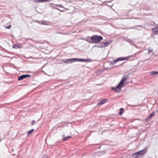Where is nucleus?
I'll use <instances>...</instances> for the list:
<instances>
[{"label": "nucleus", "instance_id": "nucleus-1", "mask_svg": "<svg viewBox=\"0 0 158 158\" xmlns=\"http://www.w3.org/2000/svg\"><path fill=\"white\" fill-rule=\"evenodd\" d=\"M90 39L93 41V43H98L99 41L102 40L103 38L101 36L95 35L91 36Z\"/></svg>", "mask_w": 158, "mask_h": 158}, {"label": "nucleus", "instance_id": "nucleus-2", "mask_svg": "<svg viewBox=\"0 0 158 158\" xmlns=\"http://www.w3.org/2000/svg\"><path fill=\"white\" fill-rule=\"evenodd\" d=\"M130 58V57H119L117 58L116 60H114L110 62V64L111 65H113L115 64L117 62L119 61L123 60H126L128 59L129 58Z\"/></svg>", "mask_w": 158, "mask_h": 158}, {"label": "nucleus", "instance_id": "nucleus-3", "mask_svg": "<svg viewBox=\"0 0 158 158\" xmlns=\"http://www.w3.org/2000/svg\"><path fill=\"white\" fill-rule=\"evenodd\" d=\"M123 85L120 83L115 87H112L111 88V89L113 90L117 93L119 92L121 90V88L122 87Z\"/></svg>", "mask_w": 158, "mask_h": 158}, {"label": "nucleus", "instance_id": "nucleus-4", "mask_svg": "<svg viewBox=\"0 0 158 158\" xmlns=\"http://www.w3.org/2000/svg\"><path fill=\"white\" fill-rule=\"evenodd\" d=\"M147 147H145L143 150L134 153L133 155V156H136V155H140L141 154H142V155H143L147 152Z\"/></svg>", "mask_w": 158, "mask_h": 158}, {"label": "nucleus", "instance_id": "nucleus-5", "mask_svg": "<svg viewBox=\"0 0 158 158\" xmlns=\"http://www.w3.org/2000/svg\"><path fill=\"white\" fill-rule=\"evenodd\" d=\"M74 62L76 61H78L82 62H85L87 61H90V59H78L77 58H74Z\"/></svg>", "mask_w": 158, "mask_h": 158}, {"label": "nucleus", "instance_id": "nucleus-6", "mask_svg": "<svg viewBox=\"0 0 158 158\" xmlns=\"http://www.w3.org/2000/svg\"><path fill=\"white\" fill-rule=\"evenodd\" d=\"M63 61L66 64L69 63H72L74 62V58L68 59H64L63 60Z\"/></svg>", "mask_w": 158, "mask_h": 158}, {"label": "nucleus", "instance_id": "nucleus-7", "mask_svg": "<svg viewBox=\"0 0 158 158\" xmlns=\"http://www.w3.org/2000/svg\"><path fill=\"white\" fill-rule=\"evenodd\" d=\"M30 76L31 75H23L18 77V81H21L23 79L30 77Z\"/></svg>", "mask_w": 158, "mask_h": 158}, {"label": "nucleus", "instance_id": "nucleus-8", "mask_svg": "<svg viewBox=\"0 0 158 158\" xmlns=\"http://www.w3.org/2000/svg\"><path fill=\"white\" fill-rule=\"evenodd\" d=\"M127 76H123V78L121 81H120L119 83L120 84H121L122 85H124L125 82L127 80Z\"/></svg>", "mask_w": 158, "mask_h": 158}, {"label": "nucleus", "instance_id": "nucleus-9", "mask_svg": "<svg viewBox=\"0 0 158 158\" xmlns=\"http://www.w3.org/2000/svg\"><path fill=\"white\" fill-rule=\"evenodd\" d=\"M152 30L153 33L155 35H156L158 34V27L152 28Z\"/></svg>", "mask_w": 158, "mask_h": 158}, {"label": "nucleus", "instance_id": "nucleus-10", "mask_svg": "<svg viewBox=\"0 0 158 158\" xmlns=\"http://www.w3.org/2000/svg\"><path fill=\"white\" fill-rule=\"evenodd\" d=\"M107 100L106 99H104L101 101L99 103H98V105L100 106L101 105L104 104L105 102H106Z\"/></svg>", "mask_w": 158, "mask_h": 158}, {"label": "nucleus", "instance_id": "nucleus-11", "mask_svg": "<svg viewBox=\"0 0 158 158\" xmlns=\"http://www.w3.org/2000/svg\"><path fill=\"white\" fill-rule=\"evenodd\" d=\"M51 0H35V2H49Z\"/></svg>", "mask_w": 158, "mask_h": 158}, {"label": "nucleus", "instance_id": "nucleus-12", "mask_svg": "<svg viewBox=\"0 0 158 158\" xmlns=\"http://www.w3.org/2000/svg\"><path fill=\"white\" fill-rule=\"evenodd\" d=\"M124 40L129 43L131 44H133V41L131 39H124Z\"/></svg>", "mask_w": 158, "mask_h": 158}, {"label": "nucleus", "instance_id": "nucleus-13", "mask_svg": "<svg viewBox=\"0 0 158 158\" xmlns=\"http://www.w3.org/2000/svg\"><path fill=\"white\" fill-rule=\"evenodd\" d=\"M157 74H158V72L153 71L150 72V74L151 75H153L154 76H155Z\"/></svg>", "mask_w": 158, "mask_h": 158}, {"label": "nucleus", "instance_id": "nucleus-14", "mask_svg": "<svg viewBox=\"0 0 158 158\" xmlns=\"http://www.w3.org/2000/svg\"><path fill=\"white\" fill-rule=\"evenodd\" d=\"M89 39H90V37H88L86 38V39L85 40L89 43H93V41H92L90 40H89Z\"/></svg>", "mask_w": 158, "mask_h": 158}, {"label": "nucleus", "instance_id": "nucleus-15", "mask_svg": "<svg viewBox=\"0 0 158 158\" xmlns=\"http://www.w3.org/2000/svg\"><path fill=\"white\" fill-rule=\"evenodd\" d=\"M13 47L14 48H20L19 46L17 44H13Z\"/></svg>", "mask_w": 158, "mask_h": 158}, {"label": "nucleus", "instance_id": "nucleus-16", "mask_svg": "<svg viewBox=\"0 0 158 158\" xmlns=\"http://www.w3.org/2000/svg\"><path fill=\"white\" fill-rule=\"evenodd\" d=\"M110 43V42H109L108 41L105 42L104 43L105 45L104 46V47H105L106 46H107L109 45Z\"/></svg>", "mask_w": 158, "mask_h": 158}, {"label": "nucleus", "instance_id": "nucleus-17", "mask_svg": "<svg viewBox=\"0 0 158 158\" xmlns=\"http://www.w3.org/2000/svg\"><path fill=\"white\" fill-rule=\"evenodd\" d=\"M155 114V112H153L152 113L150 114V115L148 116V118L149 119L151 118L153 116H154Z\"/></svg>", "mask_w": 158, "mask_h": 158}, {"label": "nucleus", "instance_id": "nucleus-18", "mask_svg": "<svg viewBox=\"0 0 158 158\" xmlns=\"http://www.w3.org/2000/svg\"><path fill=\"white\" fill-rule=\"evenodd\" d=\"M66 123L65 122H63L62 123V125L63 126H66L67 124L68 123Z\"/></svg>", "mask_w": 158, "mask_h": 158}, {"label": "nucleus", "instance_id": "nucleus-19", "mask_svg": "<svg viewBox=\"0 0 158 158\" xmlns=\"http://www.w3.org/2000/svg\"><path fill=\"white\" fill-rule=\"evenodd\" d=\"M71 137V136H66L65 137H64L63 139L64 141H66V140H67L68 139L70 138Z\"/></svg>", "mask_w": 158, "mask_h": 158}, {"label": "nucleus", "instance_id": "nucleus-20", "mask_svg": "<svg viewBox=\"0 0 158 158\" xmlns=\"http://www.w3.org/2000/svg\"><path fill=\"white\" fill-rule=\"evenodd\" d=\"M34 131V129H32L29 131H28V134L30 135V134H31Z\"/></svg>", "mask_w": 158, "mask_h": 158}, {"label": "nucleus", "instance_id": "nucleus-21", "mask_svg": "<svg viewBox=\"0 0 158 158\" xmlns=\"http://www.w3.org/2000/svg\"><path fill=\"white\" fill-rule=\"evenodd\" d=\"M148 52L149 53H151L153 51V49L151 48H148Z\"/></svg>", "mask_w": 158, "mask_h": 158}, {"label": "nucleus", "instance_id": "nucleus-22", "mask_svg": "<svg viewBox=\"0 0 158 158\" xmlns=\"http://www.w3.org/2000/svg\"><path fill=\"white\" fill-rule=\"evenodd\" d=\"M41 158H48L47 155H44Z\"/></svg>", "mask_w": 158, "mask_h": 158}, {"label": "nucleus", "instance_id": "nucleus-23", "mask_svg": "<svg viewBox=\"0 0 158 158\" xmlns=\"http://www.w3.org/2000/svg\"><path fill=\"white\" fill-rule=\"evenodd\" d=\"M11 27V25H9L6 27V28H7V29H10Z\"/></svg>", "mask_w": 158, "mask_h": 158}, {"label": "nucleus", "instance_id": "nucleus-24", "mask_svg": "<svg viewBox=\"0 0 158 158\" xmlns=\"http://www.w3.org/2000/svg\"><path fill=\"white\" fill-rule=\"evenodd\" d=\"M35 121H34V120H33L31 122V124L32 125H33L35 123Z\"/></svg>", "mask_w": 158, "mask_h": 158}, {"label": "nucleus", "instance_id": "nucleus-25", "mask_svg": "<svg viewBox=\"0 0 158 158\" xmlns=\"http://www.w3.org/2000/svg\"><path fill=\"white\" fill-rule=\"evenodd\" d=\"M122 114H123V113L122 112V111L120 110V111H119V114L120 115H121Z\"/></svg>", "mask_w": 158, "mask_h": 158}, {"label": "nucleus", "instance_id": "nucleus-26", "mask_svg": "<svg viewBox=\"0 0 158 158\" xmlns=\"http://www.w3.org/2000/svg\"><path fill=\"white\" fill-rule=\"evenodd\" d=\"M138 155H136V156H133L135 158H138V156H137Z\"/></svg>", "mask_w": 158, "mask_h": 158}, {"label": "nucleus", "instance_id": "nucleus-27", "mask_svg": "<svg viewBox=\"0 0 158 158\" xmlns=\"http://www.w3.org/2000/svg\"><path fill=\"white\" fill-rule=\"evenodd\" d=\"M120 110H121V111H122V110H123V108H121L120 109Z\"/></svg>", "mask_w": 158, "mask_h": 158}, {"label": "nucleus", "instance_id": "nucleus-28", "mask_svg": "<svg viewBox=\"0 0 158 158\" xmlns=\"http://www.w3.org/2000/svg\"><path fill=\"white\" fill-rule=\"evenodd\" d=\"M111 2V1H109V2Z\"/></svg>", "mask_w": 158, "mask_h": 158}, {"label": "nucleus", "instance_id": "nucleus-29", "mask_svg": "<svg viewBox=\"0 0 158 158\" xmlns=\"http://www.w3.org/2000/svg\"><path fill=\"white\" fill-rule=\"evenodd\" d=\"M42 24H45L44 23H42Z\"/></svg>", "mask_w": 158, "mask_h": 158}, {"label": "nucleus", "instance_id": "nucleus-30", "mask_svg": "<svg viewBox=\"0 0 158 158\" xmlns=\"http://www.w3.org/2000/svg\"><path fill=\"white\" fill-rule=\"evenodd\" d=\"M137 26V27H138V26H139V27H141V25H139V26Z\"/></svg>", "mask_w": 158, "mask_h": 158}, {"label": "nucleus", "instance_id": "nucleus-31", "mask_svg": "<svg viewBox=\"0 0 158 158\" xmlns=\"http://www.w3.org/2000/svg\"><path fill=\"white\" fill-rule=\"evenodd\" d=\"M157 93L158 94V90L157 91Z\"/></svg>", "mask_w": 158, "mask_h": 158}]
</instances>
